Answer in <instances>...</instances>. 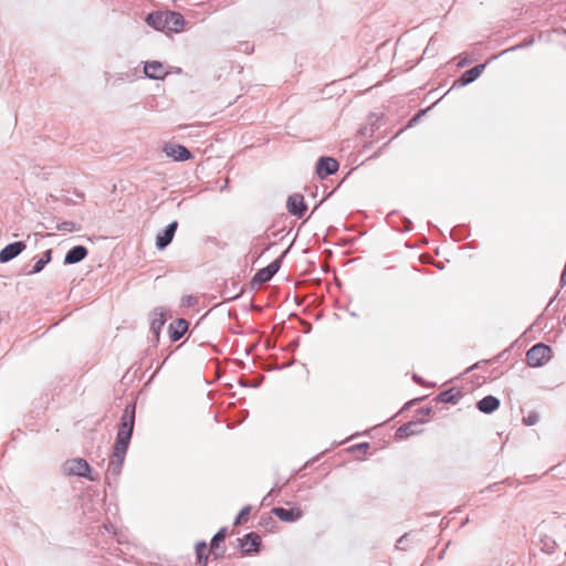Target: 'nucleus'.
I'll return each mask as SVG.
<instances>
[{
	"instance_id": "obj_1",
	"label": "nucleus",
	"mask_w": 566,
	"mask_h": 566,
	"mask_svg": "<svg viewBox=\"0 0 566 566\" xmlns=\"http://www.w3.org/2000/svg\"><path fill=\"white\" fill-rule=\"evenodd\" d=\"M135 424V405H127L120 418L118 431L113 449L112 458L108 462L106 478H117L120 472L127 453Z\"/></svg>"
},
{
	"instance_id": "obj_2",
	"label": "nucleus",
	"mask_w": 566,
	"mask_h": 566,
	"mask_svg": "<svg viewBox=\"0 0 566 566\" xmlns=\"http://www.w3.org/2000/svg\"><path fill=\"white\" fill-rule=\"evenodd\" d=\"M146 22L158 31L166 33L180 32L185 25V19L181 13L175 11H157L149 13Z\"/></svg>"
},
{
	"instance_id": "obj_3",
	"label": "nucleus",
	"mask_w": 566,
	"mask_h": 566,
	"mask_svg": "<svg viewBox=\"0 0 566 566\" xmlns=\"http://www.w3.org/2000/svg\"><path fill=\"white\" fill-rule=\"evenodd\" d=\"M63 472L70 476L86 478L90 481H97L98 476L91 474V467L86 460L81 458L70 459L63 464Z\"/></svg>"
},
{
	"instance_id": "obj_4",
	"label": "nucleus",
	"mask_w": 566,
	"mask_h": 566,
	"mask_svg": "<svg viewBox=\"0 0 566 566\" xmlns=\"http://www.w3.org/2000/svg\"><path fill=\"white\" fill-rule=\"evenodd\" d=\"M552 357V349L548 345L538 343L532 346L526 353V361L531 367H539Z\"/></svg>"
},
{
	"instance_id": "obj_5",
	"label": "nucleus",
	"mask_w": 566,
	"mask_h": 566,
	"mask_svg": "<svg viewBox=\"0 0 566 566\" xmlns=\"http://www.w3.org/2000/svg\"><path fill=\"white\" fill-rule=\"evenodd\" d=\"M163 151L167 157L176 161H186L192 157V154L185 146L174 143H166L163 147Z\"/></svg>"
},
{
	"instance_id": "obj_6",
	"label": "nucleus",
	"mask_w": 566,
	"mask_h": 566,
	"mask_svg": "<svg viewBox=\"0 0 566 566\" xmlns=\"http://www.w3.org/2000/svg\"><path fill=\"white\" fill-rule=\"evenodd\" d=\"M281 263H282V260L280 258V259L274 260L268 266L259 270L253 277V282L258 283V284L269 282L275 275V273L280 270Z\"/></svg>"
},
{
	"instance_id": "obj_7",
	"label": "nucleus",
	"mask_w": 566,
	"mask_h": 566,
	"mask_svg": "<svg viewBox=\"0 0 566 566\" xmlns=\"http://www.w3.org/2000/svg\"><path fill=\"white\" fill-rule=\"evenodd\" d=\"M338 161L332 157H321L316 164V174L325 178L338 170Z\"/></svg>"
},
{
	"instance_id": "obj_8",
	"label": "nucleus",
	"mask_w": 566,
	"mask_h": 566,
	"mask_svg": "<svg viewBox=\"0 0 566 566\" xmlns=\"http://www.w3.org/2000/svg\"><path fill=\"white\" fill-rule=\"evenodd\" d=\"M27 245L23 241H15L6 245L0 251V263H7L18 256L25 250Z\"/></svg>"
},
{
	"instance_id": "obj_9",
	"label": "nucleus",
	"mask_w": 566,
	"mask_h": 566,
	"mask_svg": "<svg viewBox=\"0 0 566 566\" xmlns=\"http://www.w3.org/2000/svg\"><path fill=\"white\" fill-rule=\"evenodd\" d=\"M287 210L291 214L302 218L306 210L304 197L300 193L291 195L287 199Z\"/></svg>"
},
{
	"instance_id": "obj_10",
	"label": "nucleus",
	"mask_w": 566,
	"mask_h": 566,
	"mask_svg": "<svg viewBox=\"0 0 566 566\" xmlns=\"http://www.w3.org/2000/svg\"><path fill=\"white\" fill-rule=\"evenodd\" d=\"M177 227H178L177 221H174V222L169 223L163 232L157 234L156 247L159 250H163L170 244V242L172 241L174 235L176 233Z\"/></svg>"
},
{
	"instance_id": "obj_11",
	"label": "nucleus",
	"mask_w": 566,
	"mask_h": 566,
	"mask_svg": "<svg viewBox=\"0 0 566 566\" xmlns=\"http://www.w3.org/2000/svg\"><path fill=\"white\" fill-rule=\"evenodd\" d=\"M241 548L244 553L250 554L258 552L261 544V538L256 533H249L239 539Z\"/></svg>"
},
{
	"instance_id": "obj_12",
	"label": "nucleus",
	"mask_w": 566,
	"mask_h": 566,
	"mask_svg": "<svg viewBox=\"0 0 566 566\" xmlns=\"http://www.w3.org/2000/svg\"><path fill=\"white\" fill-rule=\"evenodd\" d=\"M165 323L166 311L163 307L155 308L151 312L150 331L158 336Z\"/></svg>"
},
{
	"instance_id": "obj_13",
	"label": "nucleus",
	"mask_w": 566,
	"mask_h": 566,
	"mask_svg": "<svg viewBox=\"0 0 566 566\" xmlns=\"http://www.w3.org/2000/svg\"><path fill=\"white\" fill-rule=\"evenodd\" d=\"M144 73L147 77L154 80L163 78L167 74L164 65L158 61L146 62Z\"/></svg>"
},
{
	"instance_id": "obj_14",
	"label": "nucleus",
	"mask_w": 566,
	"mask_h": 566,
	"mask_svg": "<svg viewBox=\"0 0 566 566\" xmlns=\"http://www.w3.org/2000/svg\"><path fill=\"white\" fill-rule=\"evenodd\" d=\"M272 513L283 522H295L302 516L300 509L274 507Z\"/></svg>"
},
{
	"instance_id": "obj_15",
	"label": "nucleus",
	"mask_w": 566,
	"mask_h": 566,
	"mask_svg": "<svg viewBox=\"0 0 566 566\" xmlns=\"http://www.w3.org/2000/svg\"><path fill=\"white\" fill-rule=\"evenodd\" d=\"M87 249L84 245H75L67 251L64 258L65 264H75L81 262L87 256Z\"/></svg>"
},
{
	"instance_id": "obj_16",
	"label": "nucleus",
	"mask_w": 566,
	"mask_h": 566,
	"mask_svg": "<svg viewBox=\"0 0 566 566\" xmlns=\"http://www.w3.org/2000/svg\"><path fill=\"white\" fill-rule=\"evenodd\" d=\"M227 536V528H220L211 539L210 544V553L214 556L216 559L223 557L224 549L219 551V545L224 541Z\"/></svg>"
},
{
	"instance_id": "obj_17",
	"label": "nucleus",
	"mask_w": 566,
	"mask_h": 566,
	"mask_svg": "<svg viewBox=\"0 0 566 566\" xmlns=\"http://www.w3.org/2000/svg\"><path fill=\"white\" fill-rule=\"evenodd\" d=\"M188 322L184 318H178L169 326L170 338L174 342L179 340L188 331Z\"/></svg>"
},
{
	"instance_id": "obj_18",
	"label": "nucleus",
	"mask_w": 566,
	"mask_h": 566,
	"mask_svg": "<svg viewBox=\"0 0 566 566\" xmlns=\"http://www.w3.org/2000/svg\"><path fill=\"white\" fill-rule=\"evenodd\" d=\"M500 407V400L494 396H485L476 403V408L483 413H491Z\"/></svg>"
},
{
	"instance_id": "obj_19",
	"label": "nucleus",
	"mask_w": 566,
	"mask_h": 566,
	"mask_svg": "<svg viewBox=\"0 0 566 566\" xmlns=\"http://www.w3.org/2000/svg\"><path fill=\"white\" fill-rule=\"evenodd\" d=\"M484 69H485V64H479V65H475L474 67L465 71L459 80L460 84L468 85V84L472 83L481 75V73L483 72Z\"/></svg>"
},
{
	"instance_id": "obj_20",
	"label": "nucleus",
	"mask_w": 566,
	"mask_h": 566,
	"mask_svg": "<svg viewBox=\"0 0 566 566\" xmlns=\"http://www.w3.org/2000/svg\"><path fill=\"white\" fill-rule=\"evenodd\" d=\"M461 398V394L459 390L449 389L440 392L437 397V400L446 403H457Z\"/></svg>"
},
{
	"instance_id": "obj_21",
	"label": "nucleus",
	"mask_w": 566,
	"mask_h": 566,
	"mask_svg": "<svg viewBox=\"0 0 566 566\" xmlns=\"http://www.w3.org/2000/svg\"><path fill=\"white\" fill-rule=\"evenodd\" d=\"M196 554H197L198 563L201 566H207L209 553H208V546L205 542H199L196 544Z\"/></svg>"
},
{
	"instance_id": "obj_22",
	"label": "nucleus",
	"mask_w": 566,
	"mask_h": 566,
	"mask_svg": "<svg viewBox=\"0 0 566 566\" xmlns=\"http://www.w3.org/2000/svg\"><path fill=\"white\" fill-rule=\"evenodd\" d=\"M415 427H417L416 422L405 423L397 429L396 436L400 439L408 438L416 433Z\"/></svg>"
},
{
	"instance_id": "obj_23",
	"label": "nucleus",
	"mask_w": 566,
	"mask_h": 566,
	"mask_svg": "<svg viewBox=\"0 0 566 566\" xmlns=\"http://www.w3.org/2000/svg\"><path fill=\"white\" fill-rule=\"evenodd\" d=\"M44 266H45V263L39 258L31 269H29L28 266H24L21 270V273L24 275H34L36 273H40L44 269Z\"/></svg>"
},
{
	"instance_id": "obj_24",
	"label": "nucleus",
	"mask_w": 566,
	"mask_h": 566,
	"mask_svg": "<svg viewBox=\"0 0 566 566\" xmlns=\"http://www.w3.org/2000/svg\"><path fill=\"white\" fill-rule=\"evenodd\" d=\"M55 229L61 232L78 231L80 228L73 221H63L55 226Z\"/></svg>"
},
{
	"instance_id": "obj_25",
	"label": "nucleus",
	"mask_w": 566,
	"mask_h": 566,
	"mask_svg": "<svg viewBox=\"0 0 566 566\" xmlns=\"http://www.w3.org/2000/svg\"><path fill=\"white\" fill-rule=\"evenodd\" d=\"M249 514H250V506L242 507L234 521V524L239 525L242 522H244Z\"/></svg>"
},
{
	"instance_id": "obj_26",
	"label": "nucleus",
	"mask_w": 566,
	"mask_h": 566,
	"mask_svg": "<svg viewBox=\"0 0 566 566\" xmlns=\"http://www.w3.org/2000/svg\"><path fill=\"white\" fill-rule=\"evenodd\" d=\"M538 421V415L536 412H530L527 417L523 418V422L526 426H534Z\"/></svg>"
},
{
	"instance_id": "obj_27",
	"label": "nucleus",
	"mask_w": 566,
	"mask_h": 566,
	"mask_svg": "<svg viewBox=\"0 0 566 566\" xmlns=\"http://www.w3.org/2000/svg\"><path fill=\"white\" fill-rule=\"evenodd\" d=\"M52 254H53V251H52L51 249H49V250H46V251H44V252L42 253V255L40 256V259H41V260L45 263V265H46L48 263H50V262H51V260H52Z\"/></svg>"
},
{
	"instance_id": "obj_28",
	"label": "nucleus",
	"mask_w": 566,
	"mask_h": 566,
	"mask_svg": "<svg viewBox=\"0 0 566 566\" xmlns=\"http://www.w3.org/2000/svg\"><path fill=\"white\" fill-rule=\"evenodd\" d=\"M560 285L562 286L566 285V265L564 266V270L560 275Z\"/></svg>"
},
{
	"instance_id": "obj_29",
	"label": "nucleus",
	"mask_w": 566,
	"mask_h": 566,
	"mask_svg": "<svg viewBox=\"0 0 566 566\" xmlns=\"http://www.w3.org/2000/svg\"><path fill=\"white\" fill-rule=\"evenodd\" d=\"M554 545H555V542L552 541V544L549 545V543H545V547H547V552H549L551 549L554 548Z\"/></svg>"
},
{
	"instance_id": "obj_30",
	"label": "nucleus",
	"mask_w": 566,
	"mask_h": 566,
	"mask_svg": "<svg viewBox=\"0 0 566 566\" xmlns=\"http://www.w3.org/2000/svg\"><path fill=\"white\" fill-rule=\"evenodd\" d=\"M467 63H468V62H467V60H463V61H460V62L458 63V65H459V66H463V65H464V64H467Z\"/></svg>"
},
{
	"instance_id": "obj_31",
	"label": "nucleus",
	"mask_w": 566,
	"mask_h": 566,
	"mask_svg": "<svg viewBox=\"0 0 566 566\" xmlns=\"http://www.w3.org/2000/svg\"><path fill=\"white\" fill-rule=\"evenodd\" d=\"M403 538H405V536H402V537H400V538L398 539L397 547H399V545L402 543Z\"/></svg>"
},
{
	"instance_id": "obj_32",
	"label": "nucleus",
	"mask_w": 566,
	"mask_h": 566,
	"mask_svg": "<svg viewBox=\"0 0 566 566\" xmlns=\"http://www.w3.org/2000/svg\"><path fill=\"white\" fill-rule=\"evenodd\" d=\"M430 411H431V409L428 408V409L423 410V413L429 415Z\"/></svg>"
}]
</instances>
